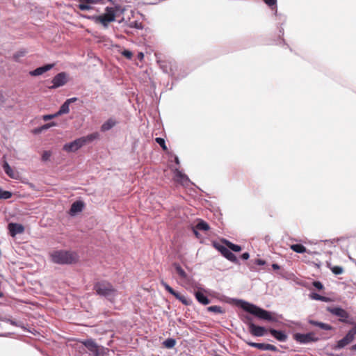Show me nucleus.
<instances>
[{
    "mask_svg": "<svg viewBox=\"0 0 356 356\" xmlns=\"http://www.w3.org/2000/svg\"><path fill=\"white\" fill-rule=\"evenodd\" d=\"M229 304H234L237 307L243 309L249 314H239L238 316L241 321L248 325V330L251 327L253 323V317L260 321H265L270 323L279 322L278 318H282V314H278L274 312L266 310L254 303L248 302L243 299L236 298H229L227 301Z\"/></svg>",
    "mask_w": 356,
    "mask_h": 356,
    "instance_id": "obj_1",
    "label": "nucleus"
},
{
    "mask_svg": "<svg viewBox=\"0 0 356 356\" xmlns=\"http://www.w3.org/2000/svg\"><path fill=\"white\" fill-rule=\"evenodd\" d=\"M93 289L96 295L103 297L110 302H114L118 295L117 289L111 283L106 281H101L95 283Z\"/></svg>",
    "mask_w": 356,
    "mask_h": 356,
    "instance_id": "obj_2",
    "label": "nucleus"
},
{
    "mask_svg": "<svg viewBox=\"0 0 356 356\" xmlns=\"http://www.w3.org/2000/svg\"><path fill=\"white\" fill-rule=\"evenodd\" d=\"M51 261L58 264L70 265L76 264L79 259V254L73 251L57 250L51 254Z\"/></svg>",
    "mask_w": 356,
    "mask_h": 356,
    "instance_id": "obj_3",
    "label": "nucleus"
},
{
    "mask_svg": "<svg viewBox=\"0 0 356 356\" xmlns=\"http://www.w3.org/2000/svg\"><path fill=\"white\" fill-rule=\"evenodd\" d=\"M268 6H269L273 11H274V15L277 17V20L280 22V26L277 27L279 31V40L277 44H283L286 45L287 47L289 48V46L286 43L284 36V28L283 25L285 24L286 20V17L284 15L281 13H278L277 12V0H262Z\"/></svg>",
    "mask_w": 356,
    "mask_h": 356,
    "instance_id": "obj_4",
    "label": "nucleus"
},
{
    "mask_svg": "<svg viewBox=\"0 0 356 356\" xmlns=\"http://www.w3.org/2000/svg\"><path fill=\"white\" fill-rule=\"evenodd\" d=\"M327 311L329 312L332 315L339 317V321L341 323L353 325V326L356 323L353 321V318L350 317L349 313L346 310L343 309L341 307H327Z\"/></svg>",
    "mask_w": 356,
    "mask_h": 356,
    "instance_id": "obj_5",
    "label": "nucleus"
},
{
    "mask_svg": "<svg viewBox=\"0 0 356 356\" xmlns=\"http://www.w3.org/2000/svg\"><path fill=\"white\" fill-rule=\"evenodd\" d=\"M356 335V323L350 329L346 334L341 339L338 340L335 344L332 346V349L334 350H339L344 348L346 346L352 343Z\"/></svg>",
    "mask_w": 356,
    "mask_h": 356,
    "instance_id": "obj_6",
    "label": "nucleus"
},
{
    "mask_svg": "<svg viewBox=\"0 0 356 356\" xmlns=\"http://www.w3.org/2000/svg\"><path fill=\"white\" fill-rule=\"evenodd\" d=\"M213 246L220 252V254L228 261L233 262L236 265H240V261L237 257L229 250V248L226 245L220 244L218 242L213 241Z\"/></svg>",
    "mask_w": 356,
    "mask_h": 356,
    "instance_id": "obj_7",
    "label": "nucleus"
},
{
    "mask_svg": "<svg viewBox=\"0 0 356 356\" xmlns=\"http://www.w3.org/2000/svg\"><path fill=\"white\" fill-rule=\"evenodd\" d=\"M293 339L300 344H308L318 342L320 339L313 332L307 333L296 332L293 334Z\"/></svg>",
    "mask_w": 356,
    "mask_h": 356,
    "instance_id": "obj_8",
    "label": "nucleus"
},
{
    "mask_svg": "<svg viewBox=\"0 0 356 356\" xmlns=\"http://www.w3.org/2000/svg\"><path fill=\"white\" fill-rule=\"evenodd\" d=\"M157 63L163 73L169 74L172 78L175 77V71L178 69L175 62L157 60Z\"/></svg>",
    "mask_w": 356,
    "mask_h": 356,
    "instance_id": "obj_9",
    "label": "nucleus"
},
{
    "mask_svg": "<svg viewBox=\"0 0 356 356\" xmlns=\"http://www.w3.org/2000/svg\"><path fill=\"white\" fill-rule=\"evenodd\" d=\"M172 172L174 175L173 179L176 183L185 187H187L189 185H194L188 177L178 168L172 170Z\"/></svg>",
    "mask_w": 356,
    "mask_h": 356,
    "instance_id": "obj_10",
    "label": "nucleus"
},
{
    "mask_svg": "<svg viewBox=\"0 0 356 356\" xmlns=\"http://www.w3.org/2000/svg\"><path fill=\"white\" fill-rule=\"evenodd\" d=\"M67 75L66 72H61L58 73L51 80V86H48L49 89H56L64 86L67 82Z\"/></svg>",
    "mask_w": 356,
    "mask_h": 356,
    "instance_id": "obj_11",
    "label": "nucleus"
},
{
    "mask_svg": "<svg viewBox=\"0 0 356 356\" xmlns=\"http://www.w3.org/2000/svg\"><path fill=\"white\" fill-rule=\"evenodd\" d=\"M83 146V141L78 138L70 143H67L63 145V149L67 152H75Z\"/></svg>",
    "mask_w": 356,
    "mask_h": 356,
    "instance_id": "obj_12",
    "label": "nucleus"
},
{
    "mask_svg": "<svg viewBox=\"0 0 356 356\" xmlns=\"http://www.w3.org/2000/svg\"><path fill=\"white\" fill-rule=\"evenodd\" d=\"M86 19H90L96 24H101L104 28H108L109 23L113 22L104 15H83Z\"/></svg>",
    "mask_w": 356,
    "mask_h": 356,
    "instance_id": "obj_13",
    "label": "nucleus"
},
{
    "mask_svg": "<svg viewBox=\"0 0 356 356\" xmlns=\"http://www.w3.org/2000/svg\"><path fill=\"white\" fill-rule=\"evenodd\" d=\"M197 291H194V296L197 301L203 305H207L211 302L210 299L206 296L204 292L205 289L200 286H197Z\"/></svg>",
    "mask_w": 356,
    "mask_h": 356,
    "instance_id": "obj_14",
    "label": "nucleus"
},
{
    "mask_svg": "<svg viewBox=\"0 0 356 356\" xmlns=\"http://www.w3.org/2000/svg\"><path fill=\"white\" fill-rule=\"evenodd\" d=\"M85 207L86 204L82 200H77L71 204L68 213L71 216H75L79 213H81L84 209Z\"/></svg>",
    "mask_w": 356,
    "mask_h": 356,
    "instance_id": "obj_15",
    "label": "nucleus"
},
{
    "mask_svg": "<svg viewBox=\"0 0 356 356\" xmlns=\"http://www.w3.org/2000/svg\"><path fill=\"white\" fill-rule=\"evenodd\" d=\"M266 264V261L262 259H252L248 263V266L250 271L259 273L262 268L257 266H264Z\"/></svg>",
    "mask_w": 356,
    "mask_h": 356,
    "instance_id": "obj_16",
    "label": "nucleus"
},
{
    "mask_svg": "<svg viewBox=\"0 0 356 356\" xmlns=\"http://www.w3.org/2000/svg\"><path fill=\"white\" fill-rule=\"evenodd\" d=\"M268 332L270 334V335L274 337L276 340L280 342H284L288 339V335L286 333L280 330H276L274 328L270 327L268 329Z\"/></svg>",
    "mask_w": 356,
    "mask_h": 356,
    "instance_id": "obj_17",
    "label": "nucleus"
},
{
    "mask_svg": "<svg viewBox=\"0 0 356 356\" xmlns=\"http://www.w3.org/2000/svg\"><path fill=\"white\" fill-rule=\"evenodd\" d=\"M267 332H268V329H266L264 326L257 325L255 324H252L251 327L249 329V332L252 336L257 337L264 336Z\"/></svg>",
    "mask_w": 356,
    "mask_h": 356,
    "instance_id": "obj_18",
    "label": "nucleus"
},
{
    "mask_svg": "<svg viewBox=\"0 0 356 356\" xmlns=\"http://www.w3.org/2000/svg\"><path fill=\"white\" fill-rule=\"evenodd\" d=\"M8 230L11 236L14 237L17 234L24 232V227L22 225L19 223L11 222L8 224Z\"/></svg>",
    "mask_w": 356,
    "mask_h": 356,
    "instance_id": "obj_19",
    "label": "nucleus"
},
{
    "mask_svg": "<svg viewBox=\"0 0 356 356\" xmlns=\"http://www.w3.org/2000/svg\"><path fill=\"white\" fill-rule=\"evenodd\" d=\"M118 124V121L111 117L108 120H106L100 127V131L102 132H106L113 128L115 125Z\"/></svg>",
    "mask_w": 356,
    "mask_h": 356,
    "instance_id": "obj_20",
    "label": "nucleus"
},
{
    "mask_svg": "<svg viewBox=\"0 0 356 356\" xmlns=\"http://www.w3.org/2000/svg\"><path fill=\"white\" fill-rule=\"evenodd\" d=\"M308 323L326 331L334 330V327L331 325L313 319H308Z\"/></svg>",
    "mask_w": 356,
    "mask_h": 356,
    "instance_id": "obj_21",
    "label": "nucleus"
},
{
    "mask_svg": "<svg viewBox=\"0 0 356 356\" xmlns=\"http://www.w3.org/2000/svg\"><path fill=\"white\" fill-rule=\"evenodd\" d=\"M100 135L99 132L95 131L91 134H89L85 136L81 137V140L83 141V146L87 143H92V141L99 139Z\"/></svg>",
    "mask_w": 356,
    "mask_h": 356,
    "instance_id": "obj_22",
    "label": "nucleus"
},
{
    "mask_svg": "<svg viewBox=\"0 0 356 356\" xmlns=\"http://www.w3.org/2000/svg\"><path fill=\"white\" fill-rule=\"evenodd\" d=\"M222 242L229 248L232 252H239L242 250V247L240 245L233 243L227 239L223 238Z\"/></svg>",
    "mask_w": 356,
    "mask_h": 356,
    "instance_id": "obj_23",
    "label": "nucleus"
},
{
    "mask_svg": "<svg viewBox=\"0 0 356 356\" xmlns=\"http://www.w3.org/2000/svg\"><path fill=\"white\" fill-rule=\"evenodd\" d=\"M108 352V349L102 346H97L96 348H94L92 351H90L89 354L92 356H104V354Z\"/></svg>",
    "mask_w": 356,
    "mask_h": 356,
    "instance_id": "obj_24",
    "label": "nucleus"
},
{
    "mask_svg": "<svg viewBox=\"0 0 356 356\" xmlns=\"http://www.w3.org/2000/svg\"><path fill=\"white\" fill-rule=\"evenodd\" d=\"M3 168L6 174L10 178L17 179L18 177V173L13 170L6 161L4 162Z\"/></svg>",
    "mask_w": 356,
    "mask_h": 356,
    "instance_id": "obj_25",
    "label": "nucleus"
},
{
    "mask_svg": "<svg viewBox=\"0 0 356 356\" xmlns=\"http://www.w3.org/2000/svg\"><path fill=\"white\" fill-rule=\"evenodd\" d=\"M106 17H108L112 22L115 21L116 13L115 8L113 7L107 6L105 8V13L103 14Z\"/></svg>",
    "mask_w": 356,
    "mask_h": 356,
    "instance_id": "obj_26",
    "label": "nucleus"
},
{
    "mask_svg": "<svg viewBox=\"0 0 356 356\" xmlns=\"http://www.w3.org/2000/svg\"><path fill=\"white\" fill-rule=\"evenodd\" d=\"M244 341L250 347L255 348L261 350H267L268 343H256L252 341H248L244 340Z\"/></svg>",
    "mask_w": 356,
    "mask_h": 356,
    "instance_id": "obj_27",
    "label": "nucleus"
},
{
    "mask_svg": "<svg viewBox=\"0 0 356 356\" xmlns=\"http://www.w3.org/2000/svg\"><path fill=\"white\" fill-rule=\"evenodd\" d=\"M175 298L186 306H190L193 304L192 299L186 297L185 296L181 294L179 292L177 293Z\"/></svg>",
    "mask_w": 356,
    "mask_h": 356,
    "instance_id": "obj_28",
    "label": "nucleus"
},
{
    "mask_svg": "<svg viewBox=\"0 0 356 356\" xmlns=\"http://www.w3.org/2000/svg\"><path fill=\"white\" fill-rule=\"evenodd\" d=\"M172 266L176 270L177 273L179 275V276L182 279H186L187 277V273L185 272V270L181 268L180 264L177 262H173Z\"/></svg>",
    "mask_w": 356,
    "mask_h": 356,
    "instance_id": "obj_29",
    "label": "nucleus"
},
{
    "mask_svg": "<svg viewBox=\"0 0 356 356\" xmlns=\"http://www.w3.org/2000/svg\"><path fill=\"white\" fill-rule=\"evenodd\" d=\"M70 112V104L65 101L54 115H62Z\"/></svg>",
    "mask_w": 356,
    "mask_h": 356,
    "instance_id": "obj_30",
    "label": "nucleus"
},
{
    "mask_svg": "<svg viewBox=\"0 0 356 356\" xmlns=\"http://www.w3.org/2000/svg\"><path fill=\"white\" fill-rule=\"evenodd\" d=\"M290 248L297 253L303 254L307 252V248L301 243L292 244Z\"/></svg>",
    "mask_w": 356,
    "mask_h": 356,
    "instance_id": "obj_31",
    "label": "nucleus"
},
{
    "mask_svg": "<svg viewBox=\"0 0 356 356\" xmlns=\"http://www.w3.org/2000/svg\"><path fill=\"white\" fill-rule=\"evenodd\" d=\"M83 344L88 349L89 353L92 351L94 348H96V346H98L93 339H88L83 341Z\"/></svg>",
    "mask_w": 356,
    "mask_h": 356,
    "instance_id": "obj_32",
    "label": "nucleus"
},
{
    "mask_svg": "<svg viewBox=\"0 0 356 356\" xmlns=\"http://www.w3.org/2000/svg\"><path fill=\"white\" fill-rule=\"evenodd\" d=\"M327 266L332 273L336 275H341L343 273V268L341 266H332L330 263H327Z\"/></svg>",
    "mask_w": 356,
    "mask_h": 356,
    "instance_id": "obj_33",
    "label": "nucleus"
},
{
    "mask_svg": "<svg viewBox=\"0 0 356 356\" xmlns=\"http://www.w3.org/2000/svg\"><path fill=\"white\" fill-rule=\"evenodd\" d=\"M195 227L199 230L204 232L208 231L210 229L209 225L206 221L202 219L199 220Z\"/></svg>",
    "mask_w": 356,
    "mask_h": 356,
    "instance_id": "obj_34",
    "label": "nucleus"
},
{
    "mask_svg": "<svg viewBox=\"0 0 356 356\" xmlns=\"http://www.w3.org/2000/svg\"><path fill=\"white\" fill-rule=\"evenodd\" d=\"M177 341L174 338H168L163 341V346L168 349L173 348L176 345Z\"/></svg>",
    "mask_w": 356,
    "mask_h": 356,
    "instance_id": "obj_35",
    "label": "nucleus"
},
{
    "mask_svg": "<svg viewBox=\"0 0 356 356\" xmlns=\"http://www.w3.org/2000/svg\"><path fill=\"white\" fill-rule=\"evenodd\" d=\"M118 23H123V24L122 25V28L123 29L124 33H125L127 35H134L132 29L128 28V21H124V19L122 18V19L118 21Z\"/></svg>",
    "mask_w": 356,
    "mask_h": 356,
    "instance_id": "obj_36",
    "label": "nucleus"
},
{
    "mask_svg": "<svg viewBox=\"0 0 356 356\" xmlns=\"http://www.w3.org/2000/svg\"><path fill=\"white\" fill-rule=\"evenodd\" d=\"M207 310L209 312H213L216 314H223L225 313V310L223 309L220 306L211 305L207 308Z\"/></svg>",
    "mask_w": 356,
    "mask_h": 356,
    "instance_id": "obj_37",
    "label": "nucleus"
},
{
    "mask_svg": "<svg viewBox=\"0 0 356 356\" xmlns=\"http://www.w3.org/2000/svg\"><path fill=\"white\" fill-rule=\"evenodd\" d=\"M79 3L77 5V7L79 10L84 11L92 9V4L90 3H86V1H79Z\"/></svg>",
    "mask_w": 356,
    "mask_h": 356,
    "instance_id": "obj_38",
    "label": "nucleus"
},
{
    "mask_svg": "<svg viewBox=\"0 0 356 356\" xmlns=\"http://www.w3.org/2000/svg\"><path fill=\"white\" fill-rule=\"evenodd\" d=\"M128 28L135 29L136 30H142L143 29V25L141 22H139L136 20L135 21H129L128 22Z\"/></svg>",
    "mask_w": 356,
    "mask_h": 356,
    "instance_id": "obj_39",
    "label": "nucleus"
},
{
    "mask_svg": "<svg viewBox=\"0 0 356 356\" xmlns=\"http://www.w3.org/2000/svg\"><path fill=\"white\" fill-rule=\"evenodd\" d=\"M155 141L157 144H159L160 145V147H161V149L165 151L167 154L168 152H170L168 151V148L165 144V140L163 138H161V137H156L155 138Z\"/></svg>",
    "mask_w": 356,
    "mask_h": 356,
    "instance_id": "obj_40",
    "label": "nucleus"
},
{
    "mask_svg": "<svg viewBox=\"0 0 356 356\" xmlns=\"http://www.w3.org/2000/svg\"><path fill=\"white\" fill-rule=\"evenodd\" d=\"M43 73H44V65L41 66V67H40L33 71H31L29 72L30 75H31V76L41 75Z\"/></svg>",
    "mask_w": 356,
    "mask_h": 356,
    "instance_id": "obj_41",
    "label": "nucleus"
},
{
    "mask_svg": "<svg viewBox=\"0 0 356 356\" xmlns=\"http://www.w3.org/2000/svg\"><path fill=\"white\" fill-rule=\"evenodd\" d=\"M12 197V193L8 191H3L0 188V199L7 200Z\"/></svg>",
    "mask_w": 356,
    "mask_h": 356,
    "instance_id": "obj_42",
    "label": "nucleus"
},
{
    "mask_svg": "<svg viewBox=\"0 0 356 356\" xmlns=\"http://www.w3.org/2000/svg\"><path fill=\"white\" fill-rule=\"evenodd\" d=\"M58 115H54V114H46V130L55 125L51 122H47V121H49L53 119L54 117H57Z\"/></svg>",
    "mask_w": 356,
    "mask_h": 356,
    "instance_id": "obj_43",
    "label": "nucleus"
},
{
    "mask_svg": "<svg viewBox=\"0 0 356 356\" xmlns=\"http://www.w3.org/2000/svg\"><path fill=\"white\" fill-rule=\"evenodd\" d=\"M121 54L129 60H131L133 57L132 51L127 49H124Z\"/></svg>",
    "mask_w": 356,
    "mask_h": 356,
    "instance_id": "obj_44",
    "label": "nucleus"
},
{
    "mask_svg": "<svg viewBox=\"0 0 356 356\" xmlns=\"http://www.w3.org/2000/svg\"><path fill=\"white\" fill-rule=\"evenodd\" d=\"M188 73L185 71L181 72V73H179V74H177L175 72V77H172V79H175L176 81H178L182 79H184V77H186L187 76Z\"/></svg>",
    "mask_w": 356,
    "mask_h": 356,
    "instance_id": "obj_45",
    "label": "nucleus"
},
{
    "mask_svg": "<svg viewBox=\"0 0 356 356\" xmlns=\"http://www.w3.org/2000/svg\"><path fill=\"white\" fill-rule=\"evenodd\" d=\"M313 286L318 291L323 290L324 286L323 283L318 280H315L312 282Z\"/></svg>",
    "mask_w": 356,
    "mask_h": 356,
    "instance_id": "obj_46",
    "label": "nucleus"
},
{
    "mask_svg": "<svg viewBox=\"0 0 356 356\" xmlns=\"http://www.w3.org/2000/svg\"><path fill=\"white\" fill-rule=\"evenodd\" d=\"M309 297L312 300H319L321 301L323 299V296L320 295L316 292H311L309 294Z\"/></svg>",
    "mask_w": 356,
    "mask_h": 356,
    "instance_id": "obj_47",
    "label": "nucleus"
},
{
    "mask_svg": "<svg viewBox=\"0 0 356 356\" xmlns=\"http://www.w3.org/2000/svg\"><path fill=\"white\" fill-rule=\"evenodd\" d=\"M168 155L174 159V161L176 163V165H180V161H179L178 156H177L172 152H168Z\"/></svg>",
    "mask_w": 356,
    "mask_h": 356,
    "instance_id": "obj_48",
    "label": "nucleus"
},
{
    "mask_svg": "<svg viewBox=\"0 0 356 356\" xmlns=\"http://www.w3.org/2000/svg\"><path fill=\"white\" fill-rule=\"evenodd\" d=\"M113 8H115L116 15L118 13L122 14L124 13V8H122V6H120L119 4L115 5V6L113 7Z\"/></svg>",
    "mask_w": 356,
    "mask_h": 356,
    "instance_id": "obj_49",
    "label": "nucleus"
},
{
    "mask_svg": "<svg viewBox=\"0 0 356 356\" xmlns=\"http://www.w3.org/2000/svg\"><path fill=\"white\" fill-rule=\"evenodd\" d=\"M240 257L242 260L246 261L250 258V253L248 252H245L241 254Z\"/></svg>",
    "mask_w": 356,
    "mask_h": 356,
    "instance_id": "obj_50",
    "label": "nucleus"
},
{
    "mask_svg": "<svg viewBox=\"0 0 356 356\" xmlns=\"http://www.w3.org/2000/svg\"><path fill=\"white\" fill-rule=\"evenodd\" d=\"M170 294L175 297V296L177 294L178 291H175L173 288H172L170 286L169 288L166 290Z\"/></svg>",
    "mask_w": 356,
    "mask_h": 356,
    "instance_id": "obj_51",
    "label": "nucleus"
},
{
    "mask_svg": "<svg viewBox=\"0 0 356 356\" xmlns=\"http://www.w3.org/2000/svg\"><path fill=\"white\" fill-rule=\"evenodd\" d=\"M267 350H270V351H274V352H277L278 351V349L276 346H275L274 345H272V344H270L268 343V348H267Z\"/></svg>",
    "mask_w": 356,
    "mask_h": 356,
    "instance_id": "obj_52",
    "label": "nucleus"
},
{
    "mask_svg": "<svg viewBox=\"0 0 356 356\" xmlns=\"http://www.w3.org/2000/svg\"><path fill=\"white\" fill-rule=\"evenodd\" d=\"M78 100L77 97H71L67 99L65 101L70 105V104L74 103Z\"/></svg>",
    "mask_w": 356,
    "mask_h": 356,
    "instance_id": "obj_53",
    "label": "nucleus"
},
{
    "mask_svg": "<svg viewBox=\"0 0 356 356\" xmlns=\"http://www.w3.org/2000/svg\"><path fill=\"white\" fill-rule=\"evenodd\" d=\"M54 65V63H46V72L51 70Z\"/></svg>",
    "mask_w": 356,
    "mask_h": 356,
    "instance_id": "obj_54",
    "label": "nucleus"
},
{
    "mask_svg": "<svg viewBox=\"0 0 356 356\" xmlns=\"http://www.w3.org/2000/svg\"><path fill=\"white\" fill-rule=\"evenodd\" d=\"M272 268L274 270H280V266L277 264V263H273L272 265Z\"/></svg>",
    "mask_w": 356,
    "mask_h": 356,
    "instance_id": "obj_55",
    "label": "nucleus"
},
{
    "mask_svg": "<svg viewBox=\"0 0 356 356\" xmlns=\"http://www.w3.org/2000/svg\"><path fill=\"white\" fill-rule=\"evenodd\" d=\"M198 230H199V229H197V228H196V227H193V232L194 235H195L196 237H197V238H199V237H200V233L198 232Z\"/></svg>",
    "mask_w": 356,
    "mask_h": 356,
    "instance_id": "obj_56",
    "label": "nucleus"
},
{
    "mask_svg": "<svg viewBox=\"0 0 356 356\" xmlns=\"http://www.w3.org/2000/svg\"><path fill=\"white\" fill-rule=\"evenodd\" d=\"M161 284L164 287L165 290H167L170 286V285L163 280L161 281Z\"/></svg>",
    "mask_w": 356,
    "mask_h": 356,
    "instance_id": "obj_57",
    "label": "nucleus"
},
{
    "mask_svg": "<svg viewBox=\"0 0 356 356\" xmlns=\"http://www.w3.org/2000/svg\"><path fill=\"white\" fill-rule=\"evenodd\" d=\"M44 129V126H42L41 127H40L38 129H35L33 130V133L38 134V133L41 132V131L43 130Z\"/></svg>",
    "mask_w": 356,
    "mask_h": 356,
    "instance_id": "obj_58",
    "label": "nucleus"
},
{
    "mask_svg": "<svg viewBox=\"0 0 356 356\" xmlns=\"http://www.w3.org/2000/svg\"><path fill=\"white\" fill-rule=\"evenodd\" d=\"M6 321L9 323H10L11 325H17V323L15 321H13L12 319H6Z\"/></svg>",
    "mask_w": 356,
    "mask_h": 356,
    "instance_id": "obj_59",
    "label": "nucleus"
},
{
    "mask_svg": "<svg viewBox=\"0 0 356 356\" xmlns=\"http://www.w3.org/2000/svg\"><path fill=\"white\" fill-rule=\"evenodd\" d=\"M321 301L325 302H327L330 301V298L329 297H326V296H323V299H321Z\"/></svg>",
    "mask_w": 356,
    "mask_h": 356,
    "instance_id": "obj_60",
    "label": "nucleus"
},
{
    "mask_svg": "<svg viewBox=\"0 0 356 356\" xmlns=\"http://www.w3.org/2000/svg\"><path fill=\"white\" fill-rule=\"evenodd\" d=\"M4 102V97L2 93L0 92V106L3 104Z\"/></svg>",
    "mask_w": 356,
    "mask_h": 356,
    "instance_id": "obj_61",
    "label": "nucleus"
},
{
    "mask_svg": "<svg viewBox=\"0 0 356 356\" xmlns=\"http://www.w3.org/2000/svg\"><path fill=\"white\" fill-rule=\"evenodd\" d=\"M137 56L139 60H143L144 58V54L143 52H138Z\"/></svg>",
    "mask_w": 356,
    "mask_h": 356,
    "instance_id": "obj_62",
    "label": "nucleus"
},
{
    "mask_svg": "<svg viewBox=\"0 0 356 356\" xmlns=\"http://www.w3.org/2000/svg\"><path fill=\"white\" fill-rule=\"evenodd\" d=\"M51 155V152L46 150V161H47L49 159Z\"/></svg>",
    "mask_w": 356,
    "mask_h": 356,
    "instance_id": "obj_63",
    "label": "nucleus"
},
{
    "mask_svg": "<svg viewBox=\"0 0 356 356\" xmlns=\"http://www.w3.org/2000/svg\"><path fill=\"white\" fill-rule=\"evenodd\" d=\"M350 350L351 351L356 352V343L354 345H353L352 346L350 347Z\"/></svg>",
    "mask_w": 356,
    "mask_h": 356,
    "instance_id": "obj_64",
    "label": "nucleus"
}]
</instances>
